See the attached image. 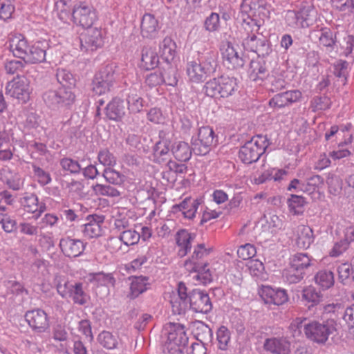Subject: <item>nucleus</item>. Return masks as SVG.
Segmentation results:
<instances>
[{
	"instance_id": "25",
	"label": "nucleus",
	"mask_w": 354,
	"mask_h": 354,
	"mask_svg": "<svg viewBox=\"0 0 354 354\" xmlns=\"http://www.w3.org/2000/svg\"><path fill=\"white\" fill-rule=\"evenodd\" d=\"M196 235L194 233H189L186 230H179L176 235V241L178 246V256L185 257L192 248V243L195 239Z\"/></svg>"
},
{
	"instance_id": "54",
	"label": "nucleus",
	"mask_w": 354,
	"mask_h": 354,
	"mask_svg": "<svg viewBox=\"0 0 354 354\" xmlns=\"http://www.w3.org/2000/svg\"><path fill=\"white\" fill-rule=\"evenodd\" d=\"M62 169L70 171L71 174H79L82 169L81 164L71 158H63L60 160Z\"/></svg>"
},
{
	"instance_id": "16",
	"label": "nucleus",
	"mask_w": 354,
	"mask_h": 354,
	"mask_svg": "<svg viewBox=\"0 0 354 354\" xmlns=\"http://www.w3.org/2000/svg\"><path fill=\"white\" fill-rule=\"evenodd\" d=\"M260 296L267 304L279 306L288 300V296L286 290L281 288L274 289L270 286H263L260 292Z\"/></svg>"
},
{
	"instance_id": "4",
	"label": "nucleus",
	"mask_w": 354,
	"mask_h": 354,
	"mask_svg": "<svg viewBox=\"0 0 354 354\" xmlns=\"http://www.w3.org/2000/svg\"><path fill=\"white\" fill-rule=\"evenodd\" d=\"M268 146V139L266 137L261 135L254 136L240 147L239 158L244 164L256 162L265 153Z\"/></svg>"
},
{
	"instance_id": "3",
	"label": "nucleus",
	"mask_w": 354,
	"mask_h": 354,
	"mask_svg": "<svg viewBox=\"0 0 354 354\" xmlns=\"http://www.w3.org/2000/svg\"><path fill=\"white\" fill-rule=\"evenodd\" d=\"M165 330L167 333L165 348L168 352L171 354H183V350L189 342L185 326L179 323H169Z\"/></svg>"
},
{
	"instance_id": "6",
	"label": "nucleus",
	"mask_w": 354,
	"mask_h": 354,
	"mask_svg": "<svg viewBox=\"0 0 354 354\" xmlns=\"http://www.w3.org/2000/svg\"><path fill=\"white\" fill-rule=\"evenodd\" d=\"M116 66L107 64L95 73L92 81V91L97 95H102L111 91L116 79Z\"/></svg>"
},
{
	"instance_id": "5",
	"label": "nucleus",
	"mask_w": 354,
	"mask_h": 354,
	"mask_svg": "<svg viewBox=\"0 0 354 354\" xmlns=\"http://www.w3.org/2000/svg\"><path fill=\"white\" fill-rule=\"evenodd\" d=\"M310 266V259L307 254L297 253L290 261L289 266L283 272V277L289 283H297L306 274L305 270Z\"/></svg>"
},
{
	"instance_id": "24",
	"label": "nucleus",
	"mask_w": 354,
	"mask_h": 354,
	"mask_svg": "<svg viewBox=\"0 0 354 354\" xmlns=\"http://www.w3.org/2000/svg\"><path fill=\"white\" fill-rule=\"evenodd\" d=\"M30 46L27 40L21 35L12 36L9 39V48L13 55L25 62L27 57L26 50H29Z\"/></svg>"
},
{
	"instance_id": "11",
	"label": "nucleus",
	"mask_w": 354,
	"mask_h": 354,
	"mask_svg": "<svg viewBox=\"0 0 354 354\" xmlns=\"http://www.w3.org/2000/svg\"><path fill=\"white\" fill-rule=\"evenodd\" d=\"M25 319L35 333H44L50 328L48 315L40 308L27 311L25 314Z\"/></svg>"
},
{
	"instance_id": "15",
	"label": "nucleus",
	"mask_w": 354,
	"mask_h": 354,
	"mask_svg": "<svg viewBox=\"0 0 354 354\" xmlns=\"http://www.w3.org/2000/svg\"><path fill=\"white\" fill-rule=\"evenodd\" d=\"M62 253L67 257H77L83 254L86 243L80 239L63 237L59 244Z\"/></svg>"
},
{
	"instance_id": "44",
	"label": "nucleus",
	"mask_w": 354,
	"mask_h": 354,
	"mask_svg": "<svg viewBox=\"0 0 354 354\" xmlns=\"http://www.w3.org/2000/svg\"><path fill=\"white\" fill-rule=\"evenodd\" d=\"M191 145L193 152L197 156L207 155L212 148V145L203 140L196 136H193L191 139Z\"/></svg>"
},
{
	"instance_id": "12",
	"label": "nucleus",
	"mask_w": 354,
	"mask_h": 354,
	"mask_svg": "<svg viewBox=\"0 0 354 354\" xmlns=\"http://www.w3.org/2000/svg\"><path fill=\"white\" fill-rule=\"evenodd\" d=\"M189 304L194 312L207 314L212 309V304L208 294L200 289L189 292Z\"/></svg>"
},
{
	"instance_id": "7",
	"label": "nucleus",
	"mask_w": 354,
	"mask_h": 354,
	"mask_svg": "<svg viewBox=\"0 0 354 354\" xmlns=\"http://www.w3.org/2000/svg\"><path fill=\"white\" fill-rule=\"evenodd\" d=\"M336 331L335 323L328 320L323 323L310 322L304 325V333L307 338L320 344H324L329 336Z\"/></svg>"
},
{
	"instance_id": "30",
	"label": "nucleus",
	"mask_w": 354,
	"mask_h": 354,
	"mask_svg": "<svg viewBox=\"0 0 354 354\" xmlns=\"http://www.w3.org/2000/svg\"><path fill=\"white\" fill-rule=\"evenodd\" d=\"M161 59L163 63H171L176 55V44L175 41L169 37H166L160 44V50Z\"/></svg>"
},
{
	"instance_id": "22",
	"label": "nucleus",
	"mask_w": 354,
	"mask_h": 354,
	"mask_svg": "<svg viewBox=\"0 0 354 354\" xmlns=\"http://www.w3.org/2000/svg\"><path fill=\"white\" fill-rule=\"evenodd\" d=\"M202 66L203 70L207 76H210L216 71L217 66V53L212 50L198 52L196 59Z\"/></svg>"
},
{
	"instance_id": "61",
	"label": "nucleus",
	"mask_w": 354,
	"mask_h": 354,
	"mask_svg": "<svg viewBox=\"0 0 354 354\" xmlns=\"http://www.w3.org/2000/svg\"><path fill=\"white\" fill-rule=\"evenodd\" d=\"M15 11L14 6L9 0H0V19L3 21L11 18Z\"/></svg>"
},
{
	"instance_id": "26",
	"label": "nucleus",
	"mask_w": 354,
	"mask_h": 354,
	"mask_svg": "<svg viewBox=\"0 0 354 354\" xmlns=\"http://www.w3.org/2000/svg\"><path fill=\"white\" fill-rule=\"evenodd\" d=\"M140 28L144 37L155 38L159 30L158 21L153 15L147 13L142 17Z\"/></svg>"
},
{
	"instance_id": "31",
	"label": "nucleus",
	"mask_w": 354,
	"mask_h": 354,
	"mask_svg": "<svg viewBox=\"0 0 354 354\" xmlns=\"http://www.w3.org/2000/svg\"><path fill=\"white\" fill-rule=\"evenodd\" d=\"M187 73L189 80L193 82H204L208 77L196 59L187 62Z\"/></svg>"
},
{
	"instance_id": "46",
	"label": "nucleus",
	"mask_w": 354,
	"mask_h": 354,
	"mask_svg": "<svg viewBox=\"0 0 354 354\" xmlns=\"http://www.w3.org/2000/svg\"><path fill=\"white\" fill-rule=\"evenodd\" d=\"M302 298L308 303H310L308 306V308H310L311 306L317 305L322 301V295L320 291H317L315 287L310 286L303 290Z\"/></svg>"
},
{
	"instance_id": "38",
	"label": "nucleus",
	"mask_w": 354,
	"mask_h": 354,
	"mask_svg": "<svg viewBox=\"0 0 354 354\" xmlns=\"http://www.w3.org/2000/svg\"><path fill=\"white\" fill-rule=\"evenodd\" d=\"M56 78L61 85L60 87L75 89L76 80L70 71L64 68H58L56 73Z\"/></svg>"
},
{
	"instance_id": "13",
	"label": "nucleus",
	"mask_w": 354,
	"mask_h": 354,
	"mask_svg": "<svg viewBox=\"0 0 354 354\" xmlns=\"http://www.w3.org/2000/svg\"><path fill=\"white\" fill-rule=\"evenodd\" d=\"M72 17L76 24L86 28V30L92 28V25L97 19L95 9L92 6L83 3L73 8Z\"/></svg>"
},
{
	"instance_id": "47",
	"label": "nucleus",
	"mask_w": 354,
	"mask_h": 354,
	"mask_svg": "<svg viewBox=\"0 0 354 354\" xmlns=\"http://www.w3.org/2000/svg\"><path fill=\"white\" fill-rule=\"evenodd\" d=\"M20 203L24 210L28 213H36L38 210V197L35 194H25Z\"/></svg>"
},
{
	"instance_id": "50",
	"label": "nucleus",
	"mask_w": 354,
	"mask_h": 354,
	"mask_svg": "<svg viewBox=\"0 0 354 354\" xmlns=\"http://www.w3.org/2000/svg\"><path fill=\"white\" fill-rule=\"evenodd\" d=\"M97 339L100 345L106 349H113L118 344L116 338L109 331L100 333Z\"/></svg>"
},
{
	"instance_id": "10",
	"label": "nucleus",
	"mask_w": 354,
	"mask_h": 354,
	"mask_svg": "<svg viewBox=\"0 0 354 354\" xmlns=\"http://www.w3.org/2000/svg\"><path fill=\"white\" fill-rule=\"evenodd\" d=\"M80 48L85 52H93L103 46L104 41L101 29L88 28L80 37Z\"/></svg>"
},
{
	"instance_id": "41",
	"label": "nucleus",
	"mask_w": 354,
	"mask_h": 354,
	"mask_svg": "<svg viewBox=\"0 0 354 354\" xmlns=\"http://www.w3.org/2000/svg\"><path fill=\"white\" fill-rule=\"evenodd\" d=\"M61 87L57 90H48L42 95L45 104L51 109L60 108Z\"/></svg>"
},
{
	"instance_id": "48",
	"label": "nucleus",
	"mask_w": 354,
	"mask_h": 354,
	"mask_svg": "<svg viewBox=\"0 0 354 354\" xmlns=\"http://www.w3.org/2000/svg\"><path fill=\"white\" fill-rule=\"evenodd\" d=\"M70 297L73 299L75 304L81 306L85 305L89 299V296L83 290L82 283L80 282L74 283V288Z\"/></svg>"
},
{
	"instance_id": "52",
	"label": "nucleus",
	"mask_w": 354,
	"mask_h": 354,
	"mask_svg": "<svg viewBox=\"0 0 354 354\" xmlns=\"http://www.w3.org/2000/svg\"><path fill=\"white\" fill-rule=\"evenodd\" d=\"M120 240L126 245H133L138 243L140 234L133 230L122 231L119 236Z\"/></svg>"
},
{
	"instance_id": "33",
	"label": "nucleus",
	"mask_w": 354,
	"mask_h": 354,
	"mask_svg": "<svg viewBox=\"0 0 354 354\" xmlns=\"http://www.w3.org/2000/svg\"><path fill=\"white\" fill-rule=\"evenodd\" d=\"M159 63L157 53L151 47L145 46L142 49L141 66L145 70L154 69Z\"/></svg>"
},
{
	"instance_id": "59",
	"label": "nucleus",
	"mask_w": 354,
	"mask_h": 354,
	"mask_svg": "<svg viewBox=\"0 0 354 354\" xmlns=\"http://www.w3.org/2000/svg\"><path fill=\"white\" fill-rule=\"evenodd\" d=\"M99 162L104 166L111 167L116 164V158L107 149H102L97 155Z\"/></svg>"
},
{
	"instance_id": "60",
	"label": "nucleus",
	"mask_w": 354,
	"mask_h": 354,
	"mask_svg": "<svg viewBox=\"0 0 354 354\" xmlns=\"http://www.w3.org/2000/svg\"><path fill=\"white\" fill-rule=\"evenodd\" d=\"M56 288L57 292L62 297H70L74 288V283H71L68 280L62 279L58 281Z\"/></svg>"
},
{
	"instance_id": "57",
	"label": "nucleus",
	"mask_w": 354,
	"mask_h": 354,
	"mask_svg": "<svg viewBox=\"0 0 354 354\" xmlns=\"http://www.w3.org/2000/svg\"><path fill=\"white\" fill-rule=\"evenodd\" d=\"M27 64L26 62L21 60H15L12 59L10 61H8L5 64V70L7 73L14 75L17 74V77L19 76V73L22 71L23 68L25 65Z\"/></svg>"
},
{
	"instance_id": "43",
	"label": "nucleus",
	"mask_w": 354,
	"mask_h": 354,
	"mask_svg": "<svg viewBox=\"0 0 354 354\" xmlns=\"http://www.w3.org/2000/svg\"><path fill=\"white\" fill-rule=\"evenodd\" d=\"M89 277L90 281L91 283H96L98 286H114L115 283V279L111 273L99 272L91 273L89 274Z\"/></svg>"
},
{
	"instance_id": "58",
	"label": "nucleus",
	"mask_w": 354,
	"mask_h": 354,
	"mask_svg": "<svg viewBox=\"0 0 354 354\" xmlns=\"http://www.w3.org/2000/svg\"><path fill=\"white\" fill-rule=\"evenodd\" d=\"M257 253L255 247L250 243L241 245L237 250V255L243 260H251Z\"/></svg>"
},
{
	"instance_id": "42",
	"label": "nucleus",
	"mask_w": 354,
	"mask_h": 354,
	"mask_svg": "<svg viewBox=\"0 0 354 354\" xmlns=\"http://www.w3.org/2000/svg\"><path fill=\"white\" fill-rule=\"evenodd\" d=\"M231 333L225 326H220L216 331L217 347L221 351H227L229 349Z\"/></svg>"
},
{
	"instance_id": "17",
	"label": "nucleus",
	"mask_w": 354,
	"mask_h": 354,
	"mask_svg": "<svg viewBox=\"0 0 354 354\" xmlns=\"http://www.w3.org/2000/svg\"><path fill=\"white\" fill-rule=\"evenodd\" d=\"M315 10L310 6L303 7L297 11L289 10L287 13L288 20L292 19L294 25L300 27L308 26L313 21Z\"/></svg>"
},
{
	"instance_id": "45",
	"label": "nucleus",
	"mask_w": 354,
	"mask_h": 354,
	"mask_svg": "<svg viewBox=\"0 0 354 354\" xmlns=\"http://www.w3.org/2000/svg\"><path fill=\"white\" fill-rule=\"evenodd\" d=\"M236 20L241 23L248 36L259 33L261 25L253 17H240L239 19L237 17Z\"/></svg>"
},
{
	"instance_id": "53",
	"label": "nucleus",
	"mask_w": 354,
	"mask_h": 354,
	"mask_svg": "<svg viewBox=\"0 0 354 354\" xmlns=\"http://www.w3.org/2000/svg\"><path fill=\"white\" fill-rule=\"evenodd\" d=\"M171 148L162 147L158 144H155L153 147L154 162L161 164L165 162L170 156Z\"/></svg>"
},
{
	"instance_id": "19",
	"label": "nucleus",
	"mask_w": 354,
	"mask_h": 354,
	"mask_svg": "<svg viewBox=\"0 0 354 354\" xmlns=\"http://www.w3.org/2000/svg\"><path fill=\"white\" fill-rule=\"evenodd\" d=\"M127 106L120 97H114L106 105L105 113L106 117L111 120L120 121L127 112Z\"/></svg>"
},
{
	"instance_id": "32",
	"label": "nucleus",
	"mask_w": 354,
	"mask_h": 354,
	"mask_svg": "<svg viewBox=\"0 0 354 354\" xmlns=\"http://www.w3.org/2000/svg\"><path fill=\"white\" fill-rule=\"evenodd\" d=\"M171 152L177 160L187 162L191 158L193 150L187 142L179 141L173 145Z\"/></svg>"
},
{
	"instance_id": "56",
	"label": "nucleus",
	"mask_w": 354,
	"mask_h": 354,
	"mask_svg": "<svg viewBox=\"0 0 354 354\" xmlns=\"http://www.w3.org/2000/svg\"><path fill=\"white\" fill-rule=\"evenodd\" d=\"M60 108L69 107L75 100L74 89L61 87Z\"/></svg>"
},
{
	"instance_id": "8",
	"label": "nucleus",
	"mask_w": 354,
	"mask_h": 354,
	"mask_svg": "<svg viewBox=\"0 0 354 354\" xmlns=\"http://www.w3.org/2000/svg\"><path fill=\"white\" fill-rule=\"evenodd\" d=\"M243 46L246 50L256 53L259 57L266 58L272 52L270 42L261 34L247 36L243 41Z\"/></svg>"
},
{
	"instance_id": "35",
	"label": "nucleus",
	"mask_w": 354,
	"mask_h": 354,
	"mask_svg": "<svg viewBox=\"0 0 354 354\" xmlns=\"http://www.w3.org/2000/svg\"><path fill=\"white\" fill-rule=\"evenodd\" d=\"M149 278L146 277L139 276L133 277L130 286V292L127 297L130 299H134L138 297L140 294L147 290V283Z\"/></svg>"
},
{
	"instance_id": "40",
	"label": "nucleus",
	"mask_w": 354,
	"mask_h": 354,
	"mask_svg": "<svg viewBox=\"0 0 354 354\" xmlns=\"http://www.w3.org/2000/svg\"><path fill=\"white\" fill-rule=\"evenodd\" d=\"M287 203L290 212L295 215H301L304 212V206L307 203L304 197L297 194H291Z\"/></svg>"
},
{
	"instance_id": "55",
	"label": "nucleus",
	"mask_w": 354,
	"mask_h": 354,
	"mask_svg": "<svg viewBox=\"0 0 354 354\" xmlns=\"http://www.w3.org/2000/svg\"><path fill=\"white\" fill-rule=\"evenodd\" d=\"M198 138L214 146L216 145V134L212 127L209 126L202 127L198 129L196 135Z\"/></svg>"
},
{
	"instance_id": "20",
	"label": "nucleus",
	"mask_w": 354,
	"mask_h": 354,
	"mask_svg": "<svg viewBox=\"0 0 354 354\" xmlns=\"http://www.w3.org/2000/svg\"><path fill=\"white\" fill-rule=\"evenodd\" d=\"M263 348L273 354H289L290 343L286 337H270L266 339Z\"/></svg>"
},
{
	"instance_id": "39",
	"label": "nucleus",
	"mask_w": 354,
	"mask_h": 354,
	"mask_svg": "<svg viewBox=\"0 0 354 354\" xmlns=\"http://www.w3.org/2000/svg\"><path fill=\"white\" fill-rule=\"evenodd\" d=\"M317 284L322 289L327 290L334 285V273L328 270H319L314 277Z\"/></svg>"
},
{
	"instance_id": "49",
	"label": "nucleus",
	"mask_w": 354,
	"mask_h": 354,
	"mask_svg": "<svg viewBox=\"0 0 354 354\" xmlns=\"http://www.w3.org/2000/svg\"><path fill=\"white\" fill-rule=\"evenodd\" d=\"M93 190L97 195L118 197L121 194V192L115 187L110 185H102L97 183L93 186Z\"/></svg>"
},
{
	"instance_id": "63",
	"label": "nucleus",
	"mask_w": 354,
	"mask_h": 354,
	"mask_svg": "<svg viewBox=\"0 0 354 354\" xmlns=\"http://www.w3.org/2000/svg\"><path fill=\"white\" fill-rule=\"evenodd\" d=\"M32 169L34 174L37 178L38 183L40 185H46L51 182V177L49 173L45 171L36 165H32Z\"/></svg>"
},
{
	"instance_id": "37",
	"label": "nucleus",
	"mask_w": 354,
	"mask_h": 354,
	"mask_svg": "<svg viewBox=\"0 0 354 354\" xmlns=\"http://www.w3.org/2000/svg\"><path fill=\"white\" fill-rule=\"evenodd\" d=\"M263 6L262 0H242L240 5V12L238 14V19L240 17H254L256 11Z\"/></svg>"
},
{
	"instance_id": "29",
	"label": "nucleus",
	"mask_w": 354,
	"mask_h": 354,
	"mask_svg": "<svg viewBox=\"0 0 354 354\" xmlns=\"http://www.w3.org/2000/svg\"><path fill=\"white\" fill-rule=\"evenodd\" d=\"M193 326V333L198 341L203 344H207L212 341L213 332L208 325L202 321H196Z\"/></svg>"
},
{
	"instance_id": "21",
	"label": "nucleus",
	"mask_w": 354,
	"mask_h": 354,
	"mask_svg": "<svg viewBox=\"0 0 354 354\" xmlns=\"http://www.w3.org/2000/svg\"><path fill=\"white\" fill-rule=\"evenodd\" d=\"M88 223L82 226V232L84 236L88 239L99 237L102 234L101 225L104 222L102 217L97 215L88 216Z\"/></svg>"
},
{
	"instance_id": "14",
	"label": "nucleus",
	"mask_w": 354,
	"mask_h": 354,
	"mask_svg": "<svg viewBox=\"0 0 354 354\" xmlns=\"http://www.w3.org/2000/svg\"><path fill=\"white\" fill-rule=\"evenodd\" d=\"M221 50L223 62L228 68L236 69L244 66L245 58L239 54L230 42L223 44Z\"/></svg>"
},
{
	"instance_id": "36",
	"label": "nucleus",
	"mask_w": 354,
	"mask_h": 354,
	"mask_svg": "<svg viewBox=\"0 0 354 354\" xmlns=\"http://www.w3.org/2000/svg\"><path fill=\"white\" fill-rule=\"evenodd\" d=\"M127 110L131 113H137L142 110L144 100L138 94L136 88H130L127 96Z\"/></svg>"
},
{
	"instance_id": "1",
	"label": "nucleus",
	"mask_w": 354,
	"mask_h": 354,
	"mask_svg": "<svg viewBox=\"0 0 354 354\" xmlns=\"http://www.w3.org/2000/svg\"><path fill=\"white\" fill-rule=\"evenodd\" d=\"M212 248H206L204 243L198 244L194 250L191 258L185 261V266L189 272H197L196 278L203 284L209 283L212 281V274L210 270L207 268L209 263L203 261L204 257H207Z\"/></svg>"
},
{
	"instance_id": "23",
	"label": "nucleus",
	"mask_w": 354,
	"mask_h": 354,
	"mask_svg": "<svg viewBox=\"0 0 354 354\" xmlns=\"http://www.w3.org/2000/svg\"><path fill=\"white\" fill-rule=\"evenodd\" d=\"M252 60L250 64L249 77L254 82L263 81L269 76V69L266 60Z\"/></svg>"
},
{
	"instance_id": "34",
	"label": "nucleus",
	"mask_w": 354,
	"mask_h": 354,
	"mask_svg": "<svg viewBox=\"0 0 354 354\" xmlns=\"http://www.w3.org/2000/svg\"><path fill=\"white\" fill-rule=\"evenodd\" d=\"M313 230L306 225H301L297 229L296 244L299 248L307 249L314 242Z\"/></svg>"
},
{
	"instance_id": "28",
	"label": "nucleus",
	"mask_w": 354,
	"mask_h": 354,
	"mask_svg": "<svg viewBox=\"0 0 354 354\" xmlns=\"http://www.w3.org/2000/svg\"><path fill=\"white\" fill-rule=\"evenodd\" d=\"M46 46L47 44L45 41H37L30 46L29 55H27L25 62L30 64L45 61Z\"/></svg>"
},
{
	"instance_id": "2",
	"label": "nucleus",
	"mask_w": 354,
	"mask_h": 354,
	"mask_svg": "<svg viewBox=\"0 0 354 354\" xmlns=\"http://www.w3.org/2000/svg\"><path fill=\"white\" fill-rule=\"evenodd\" d=\"M203 90L205 95L211 97H228L237 90L236 79L221 75L207 81L203 86Z\"/></svg>"
},
{
	"instance_id": "18",
	"label": "nucleus",
	"mask_w": 354,
	"mask_h": 354,
	"mask_svg": "<svg viewBox=\"0 0 354 354\" xmlns=\"http://www.w3.org/2000/svg\"><path fill=\"white\" fill-rule=\"evenodd\" d=\"M185 284L180 282L178 286V295L170 301L172 310L174 314H184L189 303V295Z\"/></svg>"
},
{
	"instance_id": "64",
	"label": "nucleus",
	"mask_w": 354,
	"mask_h": 354,
	"mask_svg": "<svg viewBox=\"0 0 354 354\" xmlns=\"http://www.w3.org/2000/svg\"><path fill=\"white\" fill-rule=\"evenodd\" d=\"M338 280L343 284L346 283V281L352 277L351 266L348 263H342L337 267Z\"/></svg>"
},
{
	"instance_id": "27",
	"label": "nucleus",
	"mask_w": 354,
	"mask_h": 354,
	"mask_svg": "<svg viewBox=\"0 0 354 354\" xmlns=\"http://www.w3.org/2000/svg\"><path fill=\"white\" fill-rule=\"evenodd\" d=\"M159 69L163 84L171 86L177 85L179 75L176 66L171 63H162Z\"/></svg>"
},
{
	"instance_id": "51",
	"label": "nucleus",
	"mask_w": 354,
	"mask_h": 354,
	"mask_svg": "<svg viewBox=\"0 0 354 354\" xmlns=\"http://www.w3.org/2000/svg\"><path fill=\"white\" fill-rule=\"evenodd\" d=\"M103 176L109 184L113 185L120 187L124 183V176L111 168L105 169L103 172Z\"/></svg>"
},
{
	"instance_id": "9",
	"label": "nucleus",
	"mask_w": 354,
	"mask_h": 354,
	"mask_svg": "<svg viewBox=\"0 0 354 354\" xmlns=\"http://www.w3.org/2000/svg\"><path fill=\"white\" fill-rule=\"evenodd\" d=\"M6 94L17 99L21 103L27 102L30 99V88L28 80L23 77L15 78L8 83Z\"/></svg>"
},
{
	"instance_id": "62",
	"label": "nucleus",
	"mask_w": 354,
	"mask_h": 354,
	"mask_svg": "<svg viewBox=\"0 0 354 354\" xmlns=\"http://www.w3.org/2000/svg\"><path fill=\"white\" fill-rule=\"evenodd\" d=\"M326 183L330 194L337 195L342 189V183L339 178L334 174H330L326 179Z\"/></svg>"
}]
</instances>
